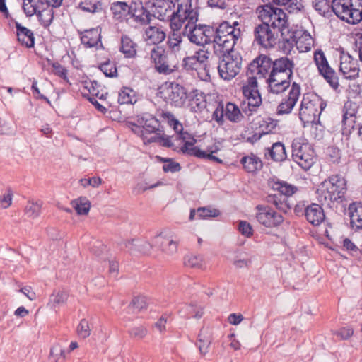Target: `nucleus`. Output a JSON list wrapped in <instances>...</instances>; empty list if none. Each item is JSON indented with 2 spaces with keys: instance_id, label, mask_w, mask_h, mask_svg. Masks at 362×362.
Returning <instances> with one entry per match:
<instances>
[{
  "instance_id": "nucleus-13",
  "label": "nucleus",
  "mask_w": 362,
  "mask_h": 362,
  "mask_svg": "<svg viewBox=\"0 0 362 362\" xmlns=\"http://www.w3.org/2000/svg\"><path fill=\"white\" fill-rule=\"evenodd\" d=\"M160 94L165 101L175 107L182 106L187 98V92L185 88L175 83L166 85L162 88Z\"/></svg>"
},
{
  "instance_id": "nucleus-34",
  "label": "nucleus",
  "mask_w": 362,
  "mask_h": 362,
  "mask_svg": "<svg viewBox=\"0 0 362 362\" xmlns=\"http://www.w3.org/2000/svg\"><path fill=\"white\" fill-rule=\"evenodd\" d=\"M184 145L181 147V151L186 154L190 156H194L197 158L206 156L204 153V151L200 150L196 146H194L196 140L194 138H191L190 136L185 140Z\"/></svg>"
},
{
  "instance_id": "nucleus-64",
  "label": "nucleus",
  "mask_w": 362,
  "mask_h": 362,
  "mask_svg": "<svg viewBox=\"0 0 362 362\" xmlns=\"http://www.w3.org/2000/svg\"><path fill=\"white\" fill-rule=\"evenodd\" d=\"M199 63L195 55L185 57L182 60V65L186 69H194L195 66Z\"/></svg>"
},
{
  "instance_id": "nucleus-33",
  "label": "nucleus",
  "mask_w": 362,
  "mask_h": 362,
  "mask_svg": "<svg viewBox=\"0 0 362 362\" xmlns=\"http://www.w3.org/2000/svg\"><path fill=\"white\" fill-rule=\"evenodd\" d=\"M141 139H143L144 144L156 142L164 146L170 147L173 146L170 138L168 136H165L161 131H158L156 134L151 135L149 137L146 136L143 133L141 135Z\"/></svg>"
},
{
  "instance_id": "nucleus-43",
  "label": "nucleus",
  "mask_w": 362,
  "mask_h": 362,
  "mask_svg": "<svg viewBox=\"0 0 362 362\" xmlns=\"http://www.w3.org/2000/svg\"><path fill=\"white\" fill-rule=\"evenodd\" d=\"M168 45L175 54L180 53L183 47L182 38L180 34L174 32L168 38Z\"/></svg>"
},
{
  "instance_id": "nucleus-20",
  "label": "nucleus",
  "mask_w": 362,
  "mask_h": 362,
  "mask_svg": "<svg viewBox=\"0 0 362 362\" xmlns=\"http://www.w3.org/2000/svg\"><path fill=\"white\" fill-rule=\"evenodd\" d=\"M144 27L142 28V40L150 47L158 46L165 38V33L159 27L147 25L148 23L141 22Z\"/></svg>"
},
{
  "instance_id": "nucleus-51",
  "label": "nucleus",
  "mask_w": 362,
  "mask_h": 362,
  "mask_svg": "<svg viewBox=\"0 0 362 362\" xmlns=\"http://www.w3.org/2000/svg\"><path fill=\"white\" fill-rule=\"evenodd\" d=\"M158 158L161 162L165 163L163 166V170L164 172L175 173L180 170L181 167L180 164L173 161L172 159L161 157H158Z\"/></svg>"
},
{
  "instance_id": "nucleus-14",
  "label": "nucleus",
  "mask_w": 362,
  "mask_h": 362,
  "mask_svg": "<svg viewBox=\"0 0 362 362\" xmlns=\"http://www.w3.org/2000/svg\"><path fill=\"white\" fill-rule=\"evenodd\" d=\"M255 41L262 47L267 49L274 47L278 40V33L263 23L255 26L254 29Z\"/></svg>"
},
{
  "instance_id": "nucleus-50",
  "label": "nucleus",
  "mask_w": 362,
  "mask_h": 362,
  "mask_svg": "<svg viewBox=\"0 0 362 362\" xmlns=\"http://www.w3.org/2000/svg\"><path fill=\"white\" fill-rule=\"evenodd\" d=\"M348 105L346 104L344 106V108L346 109V111L344 113L343 115V125L345 127L346 129H348L349 130L353 129L354 127V124L356 122V115L354 110L349 111L347 110Z\"/></svg>"
},
{
  "instance_id": "nucleus-49",
  "label": "nucleus",
  "mask_w": 362,
  "mask_h": 362,
  "mask_svg": "<svg viewBox=\"0 0 362 362\" xmlns=\"http://www.w3.org/2000/svg\"><path fill=\"white\" fill-rule=\"evenodd\" d=\"M101 71L107 77H115L117 76V70L114 62L107 60L102 63L100 66Z\"/></svg>"
},
{
  "instance_id": "nucleus-40",
  "label": "nucleus",
  "mask_w": 362,
  "mask_h": 362,
  "mask_svg": "<svg viewBox=\"0 0 362 362\" xmlns=\"http://www.w3.org/2000/svg\"><path fill=\"white\" fill-rule=\"evenodd\" d=\"M49 357L53 362H64L66 351L61 344L56 343L51 347Z\"/></svg>"
},
{
  "instance_id": "nucleus-45",
  "label": "nucleus",
  "mask_w": 362,
  "mask_h": 362,
  "mask_svg": "<svg viewBox=\"0 0 362 362\" xmlns=\"http://www.w3.org/2000/svg\"><path fill=\"white\" fill-rule=\"evenodd\" d=\"M264 2L267 1L271 4V2L279 6L288 5V11L289 13H296L300 10L302 4L297 0H263Z\"/></svg>"
},
{
  "instance_id": "nucleus-54",
  "label": "nucleus",
  "mask_w": 362,
  "mask_h": 362,
  "mask_svg": "<svg viewBox=\"0 0 362 362\" xmlns=\"http://www.w3.org/2000/svg\"><path fill=\"white\" fill-rule=\"evenodd\" d=\"M151 305V300L146 296H137V313H145Z\"/></svg>"
},
{
  "instance_id": "nucleus-58",
  "label": "nucleus",
  "mask_w": 362,
  "mask_h": 362,
  "mask_svg": "<svg viewBox=\"0 0 362 362\" xmlns=\"http://www.w3.org/2000/svg\"><path fill=\"white\" fill-rule=\"evenodd\" d=\"M197 214L200 218H203L209 217H216L220 214L218 210L216 209L205 207L198 209Z\"/></svg>"
},
{
  "instance_id": "nucleus-1",
  "label": "nucleus",
  "mask_w": 362,
  "mask_h": 362,
  "mask_svg": "<svg viewBox=\"0 0 362 362\" xmlns=\"http://www.w3.org/2000/svg\"><path fill=\"white\" fill-rule=\"evenodd\" d=\"M238 25L237 21L233 25L225 21L218 25L213 40L215 54H223L233 49L237 40L241 36L240 28H235Z\"/></svg>"
},
{
  "instance_id": "nucleus-30",
  "label": "nucleus",
  "mask_w": 362,
  "mask_h": 362,
  "mask_svg": "<svg viewBox=\"0 0 362 362\" xmlns=\"http://www.w3.org/2000/svg\"><path fill=\"white\" fill-rule=\"evenodd\" d=\"M37 16L40 24L43 27L47 28L52 23L54 18V11L52 7L42 1V5L40 6Z\"/></svg>"
},
{
  "instance_id": "nucleus-11",
  "label": "nucleus",
  "mask_w": 362,
  "mask_h": 362,
  "mask_svg": "<svg viewBox=\"0 0 362 362\" xmlns=\"http://www.w3.org/2000/svg\"><path fill=\"white\" fill-rule=\"evenodd\" d=\"M184 36L187 37L188 40L197 45H204L211 42V29L204 25L192 24L189 27L185 28L182 31Z\"/></svg>"
},
{
  "instance_id": "nucleus-55",
  "label": "nucleus",
  "mask_w": 362,
  "mask_h": 362,
  "mask_svg": "<svg viewBox=\"0 0 362 362\" xmlns=\"http://www.w3.org/2000/svg\"><path fill=\"white\" fill-rule=\"evenodd\" d=\"M189 106L192 110L194 112H198L205 107V101L202 95H196L189 100Z\"/></svg>"
},
{
  "instance_id": "nucleus-27",
  "label": "nucleus",
  "mask_w": 362,
  "mask_h": 362,
  "mask_svg": "<svg viewBox=\"0 0 362 362\" xmlns=\"http://www.w3.org/2000/svg\"><path fill=\"white\" fill-rule=\"evenodd\" d=\"M16 35L18 40L22 45L26 47H33L35 45V37L33 33L28 28L21 25L20 23H16Z\"/></svg>"
},
{
  "instance_id": "nucleus-15",
  "label": "nucleus",
  "mask_w": 362,
  "mask_h": 362,
  "mask_svg": "<svg viewBox=\"0 0 362 362\" xmlns=\"http://www.w3.org/2000/svg\"><path fill=\"white\" fill-rule=\"evenodd\" d=\"M273 61L266 55H259L255 58L248 66L247 75L249 78H264L270 73Z\"/></svg>"
},
{
  "instance_id": "nucleus-35",
  "label": "nucleus",
  "mask_w": 362,
  "mask_h": 362,
  "mask_svg": "<svg viewBox=\"0 0 362 362\" xmlns=\"http://www.w3.org/2000/svg\"><path fill=\"white\" fill-rule=\"evenodd\" d=\"M268 154L274 161H283L286 158V153L284 144L281 142L274 143L268 149Z\"/></svg>"
},
{
  "instance_id": "nucleus-46",
  "label": "nucleus",
  "mask_w": 362,
  "mask_h": 362,
  "mask_svg": "<svg viewBox=\"0 0 362 362\" xmlns=\"http://www.w3.org/2000/svg\"><path fill=\"white\" fill-rule=\"evenodd\" d=\"M135 96V93L133 89L124 87L119 93L118 103L121 105L130 104L133 105L136 103V100L133 101V98Z\"/></svg>"
},
{
  "instance_id": "nucleus-16",
  "label": "nucleus",
  "mask_w": 362,
  "mask_h": 362,
  "mask_svg": "<svg viewBox=\"0 0 362 362\" xmlns=\"http://www.w3.org/2000/svg\"><path fill=\"white\" fill-rule=\"evenodd\" d=\"M283 39L290 45L295 43L300 52H309L314 46L313 37L307 30L303 29H298L288 38L284 36Z\"/></svg>"
},
{
  "instance_id": "nucleus-38",
  "label": "nucleus",
  "mask_w": 362,
  "mask_h": 362,
  "mask_svg": "<svg viewBox=\"0 0 362 362\" xmlns=\"http://www.w3.org/2000/svg\"><path fill=\"white\" fill-rule=\"evenodd\" d=\"M226 117L233 122H238L243 118L239 107L232 103H228L225 108Z\"/></svg>"
},
{
  "instance_id": "nucleus-53",
  "label": "nucleus",
  "mask_w": 362,
  "mask_h": 362,
  "mask_svg": "<svg viewBox=\"0 0 362 362\" xmlns=\"http://www.w3.org/2000/svg\"><path fill=\"white\" fill-rule=\"evenodd\" d=\"M82 10L90 13H96L102 11V4L99 1L92 2L85 1L80 5Z\"/></svg>"
},
{
  "instance_id": "nucleus-4",
  "label": "nucleus",
  "mask_w": 362,
  "mask_h": 362,
  "mask_svg": "<svg viewBox=\"0 0 362 362\" xmlns=\"http://www.w3.org/2000/svg\"><path fill=\"white\" fill-rule=\"evenodd\" d=\"M331 8L338 18L350 24L362 20V0H332Z\"/></svg>"
},
{
  "instance_id": "nucleus-47",
  "label": "nucleus",
  "mask_w": 362,
  "mask_h": 362,
  "mask_svg": "<svg viewBox=\"0 0 362 362\" xmlns=\"http://www.w3.org/2000/svg\"><path fill=\"white\" fill-rule=\"evenodd\" d=\"M184 263L187 267L194 269H202L205 265L203 257L196 255H187L185 257Z\"/></svg>"
},
{
  "instance_id": "nucleus-9",
  "label": "nucleus",
  "mask_w": 362,
  "mask_h": 362,
  "mask_svg": "<svg viewBox=\"0 0 362 362\" xmlns=\"http://www.w3.org/2000/svg\"><path fill=\"white\" fill-rule=\"evenodd\" d=\"M243 100L241 107L245 113L252 112L262 103V98L255 77H248L247 83L242 88Z\"/></svg>"
},
{
  "instance_id": "nucleus-37",
  "label": "nucleus",
  "mask_w": 362,
  "mask_h": 362,
  "mask_svg": "<svg viewBox=\"0 0 362 362\" xmlns=\"http://www.w3.org/2000/svg\"><path fill=\"white\" fill-rule=\"evenodd\" d=\"M349 211L351 226L353 228H362V206L350 205Z\"/></svg>"
},
{
  "instance_id": "nucleus-62",
  "label": "nucleus",
  "mask_w": 362,
  "mask_h": 362,
  "mask_svg": "<svg viewBox=\"0 0 362 362\" xmlns=\"http://www.w3.org/2000/svg\"><path fill=\"white\" fill-rule=\"evenodd\" d=\"M251 264V260L244 256H237L234 261L233 264L238 268L248 267Z\"/></svg>"
},
{
  "instance_id": "nucleus-19",
  "label": "nucleus",
  "mask_w": 362,
  "mask_h": 362,
  "mask_svg": "<svg viewBox=\"0 0 362 362\" xmlns=\"http://www.w3.org/2000/svg\"><path fill=\"white\" fill-rule=\"evenodd\" d=\"M150 57L151 62L154 64L155 69L160 74H170L173 71L167 60V55L165 49L160 46H154L150 47Z\"/></svg>"
},
{
  "instance_id": "nucleus-48",
  "label": "nucleus",
  "mask_w": 362,
  "mask_h": 362,
  "mask_svg": "<svg viewBox=\"0 0 362 362\" xmlns=\"http://www.w3.org/2000/svg\"><path fill=\"white\" fill-rule=\"evenodd\" d=\"M28 2L24 1L23 4V8L28 17H31L35 14H37V12L40 8V6L42 5V1H37V3L33 4L34 0H27Z\"/></svg>"
},
{
  "instance_id": "nucleus-44",
  "label": "nucleus",
  "mask_w": 362,
  "mask_h": 362,
  "mask_svg": "<svg viewBox=\"0 0 362 362\" xmlns=\"http://www.w3.org/2000/svg\"><path fill=\"white\" fill-rule=\"evenodd\" d=\"M67 298L68 293L66 291L60 290L55 291L50 296L49 304L55 309L56 307L64 305Z\"/></svg>"
},
{
  "instance_id": "nucleus-32",
  "label": "nucleus",
  "mask_w": 362,
  "mask_h": 362,
  "mask_svg": "<svg viewBox=\"0 0 362 362\" xmlns=\"http://www.w3.org/2000/svg\"><path fill=\"white\" fill-rule=\"evenodd\" d=\"M160 117L166 120L170 126L173 127L175 132L180 134V139L185 140L189 137V134L187 132H182V125L177 120L174 116L168 112H163L160 114Z\"/></svg>"
},
{
  "instance_id": "nucleus-23",
  "label": "nucleus",
  "mask_w": 362,
  "mask_h": 362,
  "mask_svg": "<svg viewBox=\"0 0 362 362\" xmlns=\"http://www.w3.org/2000/svg\"><path fill=\"white\" fill-rule=\"evenodd\" d=\"M155 247H160L163 253L172 256L177 251V243L170 235L161 232L153 239Z\"/></svg>"
},
{
  "instance_id": "nucleus-29",
  "label": "nucleus",
  "mask_w": 362,
  "mask_h": 362,
  "mask_svg": "<svg viewBox=\"0 0 362 362\" xmlns=\"http://www.w3.org/2000/svg\"><path fill=\"white\" fill-rule=\"evenodd\" d=\"M82 44L87 47H93L100 42V30L98 28L85 30L81 37Z\"/></svg>"
},
{
  "instance_id": "nucleus-52",
  "label": "nucleus",
  "mask_w": 362,
  "mask_h": 362,
  "mask_svg": "<svg viewBox=\"0 0 362 362\" xmlns=\"http://www.w3.org/2000/svg\"><path fill=\"white\" fill-rule=\"evenodd\" d=\"M115 9L124 13L127 12L131 14L132 16H135L136 12V4L132 1L131 4H128L127 2L119 1L115 5Z\"/></svg>"
},
{
  "instance_id": "nucleus-39",
  "label": "nucleus",
  "mask_w": 362,
  "mask_h": 362,
  "mask_svg": "<svg viewBox=\"0 0 362 362\" xmlns=\"http://www.w3.org/2000/svg\"><path fill=\"white\" fill-rule=\"evenodd\" d=\"M121 52L126 57H133L136 54V44L128 36L124 35L121 40Z\"/></svg>"
},
{
  "instance_id": "nucleus-57",
  "label": "nucleus",
  "mask_w": 362,
  "mask_h": 362,
  "mask_svg": "<svg viewBox=\"0 0 362 362\" xmlns=\"http://www.w3.org/2000/svg\"><path fill=\"white\" fill-rule=\"evenodd\" d=\"M77 332L79 336L83 339L90 334V329L88 322L86 319H82L77 327Z\"/></svg>"
},
{
  "instance_id": "nucleus-5",
  "label": "nucleus",
  "mask_w": 362,
  "mask_h": 362,
  "mask_svg": "<svg viewBox=\"0 0 362 362\" xmlns=\"http://www.w3.org/2000/svg\"><path fill=\"white\" fill-rule=\"evenodd\" d=\"M198 21V12L192 7L191 0H183L177 5L170 18V27L174 31L185 29Z\"/></svg>"
},
{
  "instance_id": "nucleus-22",
  "label": "nucleus",
  "mask_w": 362,
  "mask_h": 362,
  "mask_svg": "<svg viewBox=\"0 0 362 362\" xmlns=\"http://www.w3.org/2000/svg\"><path fill=\"white\" fill-rule=\"evenodd\" d=\"M291 77L286 76V74H277L270 71L267 79L269 93L280 94L290 87Z\"/></svg>"
},
{
  "instance_id": "nucleus-28",
  "label": "nucleus",
  "mask_w": 362,
  "mask_h": 362,
  "mask_svg": "<svg viewBox=\"0 0 362 362\" xmlns=\"http://www.w3.org/2000/svg\"><path fill=\"white\" fill-rule=\"evenodd\" d=\"M294 64L287 57H281L273 62L271 71L277 74H286V76L291 77Z\"/></svg>"
},
{
  "instance_id": "nucleus-10",
  "label": "nucleus",
  "mask_w": 362,
  "mask_h": 362,
  "mask_svg": "<svg viewBox=\"0 0 362 362\" xmlns=\"http://www.w3.org/2000/svg\"><path fill=\"white\" fill-rule=\"evenodd\" d=\"M149 4H151V13L153 16L163 20L165 17H170L171 18L173 16L175 5L173 4V1L169 0H153ZM151 17V11H145L139 18L137 16V21H139L144 23H149Z\"/></svg>"
},
{
  "instance_id": "nucleus-24",
  "label": "nucleus",
  "mask_w": 362,
  "mask_h": 362,
  "mask_svg": "<svg viewBox=\"0 0 362 362\" xmlns=\"http://www.w3.org/2000/svg\"><path fill=\"white\" fill-rule=\"evenodd\" d=\"M339 70L346 78L352 79L358 76L357 62L349 54L341 57Z\"/></svg>"
},
{
  "instance_id": "nucleus-26",
  "label": "nucleus",
  "mask_w": 362,
  "mask_h": 362,
  "mask_svg": "<svg viewBox=\"0 0 362 362\" xmlns=\"http://www.w3.org/2000/svg\"><path fill=\"white\" fill-rule=\"evenodd\" d=\"M305 216L308 221L313 226H319L325 219L323 209L316 204H313L305 209Z\"/></svg>"
},
{
  "instance_id": "nucleus-18",
  "label": "nucleus",
  "mask_w": 362,
  "mask_h": 362,
  "mask_svg": "<svg viewBox=\"0 0 362 362\" xmlns=\"http://www.w3.org/2000/svg\"><path fill=\"white\" fill-rule=\"evenodd\" d=\"M300 85L293 83L288 90V95L284 98L277 107V115H287L291 112L300 95Z\"/></svg>"
},
{
  "instance_id": "nucleus-7",
  "label": "nucleus",
  "mask_w": 362,
  "mask_h": 362,
  "mask_svg": "<svg viewBox=\"0 0 362 362\" xmlns=\"http://www.w3.org/2000/svg\"><path fill=\"white\" fill-rule=\"evenodd\" d=\"M218 56H222L218 66V71L220 76L227 81H230L235 78L240 72L242 67V57L241 55L232 51L227 52L223 54H216Z\"/></svg>"
},
{
  "instance_id": "nucleus-3",
  "label": "nucleus",
  "mask_w": 362,
  "mask_h": 362,
  "mask_svg": "<svg viewBox=\"0 0 362 362\" xmlns=\"http://www.w3.org/2000/svg\"><path fill=\"white\" fill-rule=\"evenodd\" d=\"M256 13L262 23L267 25L273 30L277 29L284 37V30L288 28V21L286 13L281 8L267 3L259 6L256 9Z\"/></svg>"
},
{
  "instance_id": "nucleus-25",
  "label": "nucleus",
  "mask_w": 362,
  "mask_h": 362,
  "mask_svg": "<svg viewBox=\"0 0 362 362\" xmlns=\"http://www.w3.org/2000/svg\"><path fill=\"white\" fill-rule=\"evenodd\" d=\"M158 120L151 115L146 114L141 117H137V129H141V137L143 133L147 137H149L151 135L156 134L160 131L158 129Z\"/></svg>"
},
{
  "instance_id": "nucleus-56",
  "label": "nucleus",
  "mask_w": 362,
  "mask_h": 362,
  "mask_svg": "<svg viewBox=\"0 0 362 362\" xmlns=\"http://www.w3.org/2000/svg\"><path fill=\"white\" fill-rule=\"evenodd\" d=\"M219 151V148L217 145L214 144L213 146H208L206 151H204V153L206 156L201 157V158L209 159L216 162L218 163H222V160L218 158V157L214 156V153H217Z\"/></svg>"
},
{
  "instance_id": "nucleus-8",
  "label": "nucleus",
  "mask_w": 362,
  "mask_h": 362,
  "mask_svg": "<svg viewBox=\"0 0 362 362\" xmlns=\"http://www.w3.org/2000/svg\"><path fill=\"white\" fill-rule=\"evenodd\" d=\"M292 156L294 161L305 170L310 169L315 163L313 147L303 142L300 139H296L292 143Z\"/></svg>"
},
{
  "instance_id": "nucleus-41",
  "label": "nucleus",
  "mask_w": 362,
  "mask_h": 362,
  "mask_svg": "<svg viewBox=\"0 0 362 362\" xmlns=\"http://www.w3.org/2000/svg\"><path fill=\"white\" fill-rule=\"evenodd\" d=\"M72 204L78 215H86L90 209V202L85 197H81L72 202Z\"/></svg>"
},
{
  "instance_id": "nucleus-36",
  "label": "nucleus",
  "mask_w": 362,
  "mask_h": 362,
  "mask_svg": "<svg viewBox=\"0 0 362 362\" xmlns=\"http://www.w3.org/2000/svg\"><path fill=\"white\" fill-rule=\"evenodd\" d=\"M241 163L249 173H255L262 166L261 160L255 156L243 157L241 159Z\"/></svg>"
},
{
  "instance_id": "nucleus-60",
  "label": "nucleus",
  "mask_w": 362,
  "mask_h": 362,
  "mask_svg": "<svg viewBox=\"0 0 362 362\" xmlns=\"http://www.w3.org/2000/svg\"><path fill=\"white\" fill-rule=\"evenodd\" d=\"M169 319V315L163 314L161 317L155 323V328L160 332L163 333L166 330V324Z\"/></svg>"
},
{
  "instance_id": "nucleus-59",
  "label": "nucleus",
  "mask_w": 362,
  "mask_h": 362,
  "mask_svg": "<svg viewBox=\"0 0 362 362\" xmlns=\"http://www.w3.org/2000/svg\"><path fill=\"white\" fill-rule=\"evenodd\" d=\"M238 230L243 235L247 238L252 236L253 234V230L251 225L245 221H240L239 222Z\"/></svg>"
},
{
  "instance_id": "nucleus-17",
  "label": "nucleus",
  "mask_w": 362,
  "mask_h": 362,
  "mask_svg": "<svg viewBox=\"0 0 362 362\" xmlns=\"http://www.w3.org/2000/svg\"><path fill=\"white\" fill-rule=\"evenodd\" d=\"M314 61L320 74L332 88H337L339 86L338 78L334 71L329 66L327 59L321 50L315 52Z\"/></svg>"
},
{
  "instance_id": "nucleus-6",
  "label": "nucleus",
  "mask_w": 362,
  "mask_h": 362,
  "mask_svg": "<svg viewBox=\"0 0 362 362\" xmlns=\"http://www.w3.org/2000/svg\"><path fill=\"white\" fill-rule=\"evenodd\" d=\"M269 185L272 189L279 192V194H269L266 199L267 203L274 205L279 211L286 212L290 206L286 197L293 195L297 191V188L286 182L279 180H270Z\"/></svg>"
},
{
  "instance_id": "nucleus-2",
  "label": "nucleus",
  "mask_w": 362,
  "mask_h": 362,
  "mask_svg": "<svg viewBox=\"0 0 362 362\" xmlns=\"http://www.w3.org/2000/svg\"><path fill=\"white\" fill-rule=\"evenodd\" d=\"M346 191V182L344 177L334 175L321 183L317 189V200L322 204H329L341 199Z\"/></svg>"
},
{
  "instance_id": "nucleus-42",
  "label": "nucleus",
  "mask_w": 362,
  "mask_h": 362,
  "mask_svg": "<svg viewBox=\"0 0 362 362\" xmlns=\"http://www.w3.org/2000/svg\"><path fill=\"white\" fill-rule=\"evenodd\" d=\"M42 205V202L29 201L25 206V214L28 218L35 219L40 216Z\"/></svg>"
},
{
  "instance_id": "nucleus-63",
  "label": "nucleus",
  "mask_w": 362,
  "mask_h": 362,
  "mask_svg": "<svg viewBox=\"0 0 362 362\" xmlns=\"http://www.w3.org/2000/svg\"><path fill=\"white\" fill-rule=\"evenodd\" d=\"M330 0L324 1L313 2L315 8L320 13H326L330 8Z\"/></svg>"
},
{
  "instance_id": "nucleus-61",
  "label": "nucleus",
  "mask_w": 362,
  "mask_h": 362,
  "mask_svg": "<svg viewBox=\"0 0 362 362\" xmlns=\"http://www.w3.org/2000/svg\"><path fill=\"white\" fill-rule=\"evenodd\" d=\"M276 124V120L268 117L262 120L260 127L264 128L265 132L269 133L275 129Z\"/></svg>"
},
{
  "instance_id": "nucleus-31",
  "label": "nucleus",
  "mask_w": 362,
  "mask_h": 362,
  "mask_svg": "<svg viewBox=\"0 0 362 362\" xmlns=\"http://www.w3.org/2000/svg\"><path fill=\"white\" fill-rule=\"evenodd\" d=\"M211 343V336L206 329H202L198 335L197 346L199 348L202 356H205L209 352V349Z\"/></svg>"
},
{
  "instance_id": "nucleus-21",
  "label": "nucleus",
  "mask_w": 362,
  "mask_h": 362,
  "mask_svg": "<svg viewBox=\"0 0 362 362\" xmlns=\"http://www.w3.org/2000/svg\"><path fill=\"white\" fill-rule=\"evenodd\" d=\"M320 115L316 100L304 97L301 101L299 117L304 123H312Z\"/></svg>"
},
{
  "instance_id": "nucleus-12",
  "label": "nucleus",
  "mask_w": 362,
  "mask_h": 362,
  "mask_svg": "<svg viewBox=\"0 0 362 362\" xmlns=\"http://www.w3.org/2000/svg\"><path fill=\"white\" fill-rule=\"evenodd\" d=\"M256 219L262 226L267 228L279 226L284 221L281 214L275 211L267 205H257L256 206Z\"/></svg>"
}]
</instances>
